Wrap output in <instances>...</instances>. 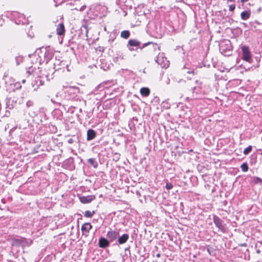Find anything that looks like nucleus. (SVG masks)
I'll list each match as a JSON object with an SVG mask.
<instances>
[{"instance_id": "nucleus-17", "label": "nucleus", "mask_w": 262, "mask_h": 262, "mask_svg": "<svg viewBox=\"0 0 262 262\" xmlns=\"http://www.w3.org/2000/svg\"><path fill=\"white\" fill-rule=\"evenodd\" d=\"M241 168L243 172H246L248 170V166L247 163H244L241 166Z\"/></svg>"}, {"instance_id": "nucleus-3", "label": "nucleus", "mask_w": 262, "mask_h": 262, "mask_svg": "<svg viewBox=\"0 0 262 262\" xmlns=\"http://www.w3.org/2000/svg\"><path fill=\"white\" fill-rule=\"evenodd\" d=\"M213 222L219 230L223 231L224 227L223 225V221L217 216L214 215L213 218Z\"/></svg>"}, {"instance_id": "nucleus-4", "label": "nucleus", "mask_w": 262, "mask_h": 262, "mask_svg": "<svg viewBox=\"0 0 262 262\" xmlns=\"http://www.w3.org/2000/svg\"><path fill=\"white\" fill-rule=\"evenodd\" d=\"M119 233L118 230H111L107 232V236L111 241L115 240L119 236Z\"/></svg>"}, {"instance_id": "nucleus-18", "label": "nucleus", "mask_w": 262, "mask_h": 262, "mask_svg": "<svg viewBox=\"0 0 262 262\" xmlns=\"http://www.w3.org/2000/svg\"><path fill=\"white\" fill-rule=\"evenodd\" d=\"M94 213H95V212L94 211H91L89 210H87L84 213V216L87 217H91Z\"/></svg>"}, {"instance_id": "nucleus-23", "label": "nucleus", "mask_w": 262, "mask_h": 262, "mask_svg": "<svg viewBox=\"0 0 262 262\" xmlns=\"http://www.w3.org/2000/svg\"><path fill=\"white\" fill-rule=\"evenodd\" d=\"M88 162L89 163H90V164H91L93 165V164H94V162H95V159H93V158L89 159L88 160Z\"/></svg>"}, {"instance_id": "nucleus-11", "label": "nucleus", "mask_w": 262, "mask_h": 262, "mask_svg": "<svg viewBox=\"0 0 262 262\" xmlns=\"http://www.w3.org/2000/svg\"><path fill=\"white\" fill-rule=\"evenodd\" d=\"M156 62L159 65L162 66L164 63V53H159L156 59Z\"/></svg>"}, {"instance_id": "nucleus-8", "label": "nucleus", "mask_w": 262, "mask_h": 262, "mask_svg": "<svg viewBox=\"0 0 262 262\" xmlns=\"http://www.w3.org/2000/svg\"><path fill=\"white\" fill-rule=\"evenodd\" d=\"M96 136V132L92 129H90L87 131V140L90 141L94 139Z\"/></svg>"}, {"instance_id": "nucleus-22", "label": "nucleus", "mask_w": 262, "mask_h": 262, "mask_svg": "<svg viewBox=\"0 0 262 262\" xmlns=\"http://www.w3.org/2000/svg\"><path fill=\"white\" fill-rule=\"evenodd\" d=\"M85 7H86V6L85 5H83V6H81L80 8L76 7V8H75V9L77 10H79L80 11H83L84 10Z\"/></svg>"}, {"instance_id": "nucleus-32", "label": "nucleus", "mask_w": 262, "mask_h": 262, "mask_svg": "<svg viewBox=\"0 0 262 262\" xmlns=\"http://www.w3.org/2000/svg\"><path fill=\"white\" fill-rule=\"evenodd\" d=\"M129 50L130 51H133L134 49L133 48H130L129 47Z\"/></svg>"}, {"instance_id": "nucleus-29", "label": "nucleus", "mask_w": 262, "mask_h": 262, "mask_svg": "<svg viewBox=\"0 0 262 262\" xmlns=\"http://www.w3.org/2000/svg\"><path fill=\"white\" fill-rule=\"evenodd\" d=\"M69 89L70 91H72L73 90H75V88L73 87H69Z\"/></svg>"}, {"instance_id": "nucleus-26", "label": "nucleus", "mask_w": 262, "mask_h": 262, "mask_svg": "<svg viewBox=\"0 0 262 262\" xmlns=\"http://www.w3.org/2000/svg\"><path fill=\"white\" fill-rule=\"evenodd\" d=\"M38 81L39 82V84H40V85H43V82H42V80H40V79H37V80H36V82L37 83Z\"/></svg>"}, {"instance_id": "nucleus-20", "label": "nucleus", "mask_w": 262, "mask_h": 262, "mask_svg": "<svg viewBox=\"0 0 262 262\" xmlns=\"http://www.w3.org/2000/svg\"><path fill=\"white\" fill-rule=\"evenodd\" d=\"M166 188L168 190H170L173 188V185L170 183H166Z\"/></svg>"}, {"instance_id": "nucleus-16", "label": "nucleus", "mask_w": 262, "mask_h": 262, "mask_svg": "<svg viewBox=\"0 0 262 262\" xmlns=\"http://www.w3.org/2000/svg\"><path fill=\"white\" fill-rule=\"evenodd\" d=\"M129 32L128 31H123L121 33V36L125 39H127L129 36Z\"/></svg>"}, {"instance_id": "nucleus-38", "label": "nucleus", "mask_w": 262, "mask_h": 262, "mask_svg": "<svg viewBox=\"0 0 262 262\" xmlns=\"http://www.w3.org/2000/svg\"><path fill=\"white\" fill-rule=\"evenodd\" d=\"M2 19V17L0 16V20Z\"/></svg>"}, {"instance_id": "nucleus-5", "label": "nucleus", "mask_w": 262, "mask_h": 262, "mask_svg": "<svg viewBox=\"0 0 262 262\" xmlns=\"http://www.w3.org/2000/svg\"><path fill=\"white\" fill-rule=\"evenodd\" d=\"M56 33L59 36L64 35L65 28L63 23H60L57 26Z\"/></svg>"}, {"instance_id": "nucleus-10", "label": "nucleus", "mask_w": 262, "mask_h": 262, "mask_svg": "<svg viewBox=\"0 0 262 262\" xmlns=\"http://www.w3.org/2000/svg\"><path fill=\"white\" fill-rule=\"evenodd\" d=\"M94 199V197L91 195L82 196L80 198V201L82 203H90Z\"/></svg>"}, {"instance_id": "nucleus-7", "label": "nucleus", "mask_w": 262, "mask_h": 262, "mask_svg": "<svg viewBox=\"0 0 262 262\" xmlns=\"http://www.w3.org/2000/svg\"><path fill=\"white\" fill-rule=\"evenodd\" d=\"M92 228V226L90 223H85L81 227V230L83 234H86Z\"/></svg>"}, {"instance_id": "nucleus-30", "label": "nucleus", "mask_w": 262, "mask_h": 262, "mask_svg": "<svg viewBox=\"0 0 262 262\" xmlns=\"http://www.w3.org/2000/svg\"><path fill=\"white\" fill-rule=\"evenodd\" d=\"M26 82V80L25 79H24L22 80V83H25Z\"/></svg>"}, {"instance_id": "nucleus-13", "label": "nucleus", "mask_w": 262, "mask_h": 262, "mask_svg": "<svg viewBox=\"0 0 262 262\" xmlns=\"http://www.w3.org/2000/svg\"><path fill=\"white\" fill-rule=\"evenodd\" d=\"M140 93L144 97H147L150 94V90L147 88H142L140 89Z\"/></svg>"}, {"instance_id": "nucleus-28", "label": "nucleus", "mask_w": 262, "mask_h": 262, "mask_svg": "<svg viewBox=\"0 0 262 262\" xmlns=\"http://www.w3.org/2000/svg\"><path fill=\"white\" fill-rule=\"evenodd\" d=\"M73 142V140L72 139H70L69 140H68V143H72Z\"/></svg>"}, {"instance_id": "nucleus-34", "label": "nucleus", "mask_w": 262, "mask_h": 262, "mask_svg": "<svg viewBox=\"0 0 262 262\" xmlns=\"http://www.w3.org/2000/svg\"><path fill=\"white\" fill-rule=\"evenodd\" d=\"M229 1H230V2H234V0H229Z\"/></svg>"}, {"instance_id": "nucleus-9", "label": "nucleus", "mask_w": 262, "mask_h": 262, "mask_svg": "<svg viewBox=\"0 0 262 262\" xmlns=\"http://www.w3.org/2000/svg\"><path fill=\"white\" fill-rule=\"evenodd\" d=\"M109 242L104 238L101 237L99 240V246L101 248H105L108 246Z\"/></svg>"}, {"instance_id": "nucleus-1", "label": "nucleus", "mask_w": 262, "mask_h": 262, "mask_svg": "<svg viewBox=\"0 0 262 262\" xmlns=\"http://www.w3.org/2000/svg\"><path fill=\"white\" fill-rule=\"evenodd\" d=\"M232 49V47L229 40H224L220 44V51L222 54L225 56L228 55Z\"/></svg>"}, {"instance_id": "nucleus-15", "label": "nucleus", "mask_w": 262, "mask_h": 262, "mask_svg": "<svg viewBox=\"0 0 262 262\" xmlns=\"http://www.w3.org/2000/svg\"><path fill=\"white\" fill-rule=\"evenodd\" d=\"M128 45L132 47H138L140 45V42L136 39H130L128 42Z\"/></svg>"}, {"instance_id": "nucleus-12", "label": "nucleus", "mask_w": 262, "mask_h": 262, "mask_svg": "<svg viewBox=\"0 0 262 262\" xmlns=\"http://www.w3.org/2000/svg\"><path fill=\"white\" fill-rule=\"evenodd\" d=\"M129 238V236L127 234H123L118 238V242L120 244H123L126 242Z\"/></svg>"}, {"instance_id": "nucleus-19", "label": "nucleus", "mask_w": 262, "mask_h": 262, "mask_svg": "<svg viewBox=\"0 0 262 262\" xmlns=\"http://www.w3.org/2000/svg\"><path fill=\"white\" fill-rule=\"evenodd\" d=\"M252 146L249 145L244 150L243 154L245 155H247L252 150Z\"/></svg>"}, {"instance_id": "nucleus-31", "label": "nucleus", "mask_w": 262, "mask_h": 262, "mask_svg": "<svg viewBox=\"0 0 262 262\" xmlns=\"http://www.w3.org/2000/svg\"><path fill=\"white\" fill-rule=\"evenodd\" d=\"M191 72H191V71H189V70H188V71H187V73H189V74L191 73Z\"/></svg>"}, {"instance_id": "nucleus-27", "label": "nucleus", "mask_w": 262, "mask_h": 262, "mask_svg": "<svg viewBox=\"0 0 262 262\" xmlns=\"http://www.w3.org/2000/svg\"><path fill=\"white\" fill-rule=\"evenodd\" d=\"M256 180H257V182H262V180L260 178L256 177Z\"/></svg>"}, {"instance_id": "nucleus-25", "label": "nucleus", "mask_w": 262, "mask_h": 262, "mask_svg": "<svg viewBox=\"0 0 262 262\" xmlns=\"http://www.w3.org/2000/svg\"><path fill=\"white\" fill-rule=\"evenodd\" d=\"M169 66V62L167 61V63H165V69L167 68Z\"/></svg>"}, {"instance_id": "nucleus-36", "label": "nucleus", "mask_w": 262, "mask_h": 262, "mask_svg": "<svg viewBox=\"0 0 262 262\" xmlns=\"http://www.w3.org/2000/svg\"><path fill=\"white\" fill-rule=\"evenodd\" d=\"M257 252L258 253H260V251H259V250H257Z\"/></svg>"}, {"instance_id": "nucleus-24", "label": "nucleus", "mask_w": 262, "mask_h": 262, "mask_svg": "<svg viewBox=\"0 0 262 262\" xmlns=\"http://www.w3.org/2000/svg\"><path fill=\"white\" fill-rule=\"evenodd\" d=\"M235 8V6L234 5H231L230 6H229V10L230 11H233Z\"/></svg>"}, {"instance_id": "nucleus-35", "label": "nucleus", "mask_w": 262, "mask_h": 262, "mask_svg": "<svg viewBox=\"0 0 262 262\" xmlns=\"http://www.w3.org/2000/svg\"><path fill=\"white\" fill-rule=\"evenodd\" d=\"M157 257H159V256H160L159 254H158L157 255Z\"/></svg>"}, {"instance_id": "nucleus-21", "label": "nucleus", "mask_w": 262, "mask_h": 262, "mask_svg": "<svg viewBox=\"0 0 262 262\" xmlns=\"http://www.w3.org/2000/svg\"><path fill=\"white\" fill-rule=\"evenodd\" d=\"M33 104V102L31 101V100H29L26 103V106L28 107H29L30 106H32Z\"/></svg>"}, {"instance_id": "nucleus-14", "label": "nucleus", "mask_w": 262, "mask_h": 262, "mask_svg": "<svg viewBox=\"0 0 262 262\" xmlns=\"http://www.w3.org/2000/svg\"><path fill=\"white\" fill-rule=\"evenodd\" d=\"M250 15V12L247 11H243L241 14V16L242 19L247 20L248 19Z\"/></svg>"}, {"instance_id": "nucleus-6", "label": "nucleus", "mask_w": 262, "mask_h": 262, "mask_svg": "<svg viewBox=\"0 0 262 262\" xmlns=\"http://www.w3.org/2000/svg\"><path fill=\"white\" fill-rule=\"evenodd\" d=\"M38 64L35 63L30 67H28L27 72L29 74L35 75L37 73V71L38 70Z\"/></svg>"}, {"instance_id": "nucleus-33", "label": "nucleus", "mask_w": 262, "mask_h": 262, "mask_svg": "<svg viewBox=\"0 0 262 262\" xmlns=\"http://www.w3.org/2000/svg\"><path fill=\"white\" fill-rule=\"evenodd\" d=\"M247 1V0H241V2H245Z\"/></svg>"}, {"instance_id": "nucleus-37", "label": "nucleus", "mask_w": 262, "mask_h": 262, "mask_svg": "<svg viewBox=\"0 0 262 262\" xmlns=\"http://www.w3.org/2000/svg\"><path fill=\"white\" fill-rule=\"evenodd\" d=\"M168 107H169V106H168V105H167V106H166V107H167V108H168ZM165 107H166V106H165Z\"/></svg>"}, {"instance_id": "nucleus-2", "label": "nucleus", "mask_w": 262, "mask_h": 262, "mask_svg": "<svg viewBox=\"0 0 262 262\" xmlns=\"http://www.w3.org/2000/svg\"><path fill=\"white\" fill-rule=\"evenodd\" d=\"M243 58L246 61L249 62L251 59V53L249 51V48L247 46H243L242 47Z\"/></svg>"}]
</instances>
